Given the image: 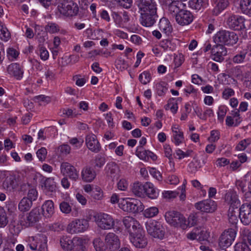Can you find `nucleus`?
<instances>
[{
  "label": "nucleus",
  "instance_id": "52",
  "mask_svg": "<svg viewBox=\"0 0 251 251\" xmlns=\"http://www.w3.org/2000/svg\"><path fill=\"white\" fill-rule=\"evenodd\" d=\"M46 31L50 33H55L60 30L59 26L54 23H49L45 26Z\"/></svg>",
  "mask_w": 251,
  "mask_h": 251
},
{
  "label": "nucleus",
  "instance_id": "34",
  "mask_svg": "<svg viewBox=\"0 0 251 251\" xmlns=\"http://www.w3.org/2000/svg\"><path fill=\"white\" fill-rule=\"evenodd\" d=\"M60 243L63 250L67 251L73 250L74 238L72 239L69 237L64 236L60 239Z\"/></svg>",
  "mask_w": 251,
  "mask_h": 251
},
{
  "label": "nucleus",
  "instance_id": "43",
  "mask_svg": "<svg viewBox=\"0 0 251 251\" xmlns=\"http://www.w3.org/2000/svg\"><path fill=\"white\" fill-rule=\"evenodd\" d=\"M37 54L40 56V59L43 61H46L49 57V53L46 47L42 45L38 46L37 50Z\"/></svg>",
  "mask_w": 251,
  "mask_h": 251
},
{
  "label": "nucleus",
  "instance_id": "32",
  "mask_svg": "<svg viewBox=\"0 0 251 251\" xmlns=\"http://www.w3.org/2000/svg\"><path fill=\"white\" fill-rule=\"evenodd\" d=\"M159 28L162 32L166 35L170 34L173 29L169 21L166 18H162L160 20Z\"/></svg>",
  "mask_w": 251,
  "mask_h": 251
},
{
  "label": "nucleus",
  "instance_id": "54",
  "mask_svg": "<svg viewBox=\"0 0 251 251\" xmlns=\"http://www.w3.org/2000/svg\"><path fill=\"white\" fill-rule=\"evenodd\" d=\"M91 197L96 200H101L103 198V193L102 189L99 187L94 188Z\"/></svg>",
  "mask_w": 251,
  "mask_h": 251
},
{
  "label": "nucleus",
  "instance_id": "28",
  "mask_svg": "<svg viewBox=\"0 0 251 251\" xmlns=\"http://www.w3.org/2000/svg\"><path fill=\"white\" fill-rule=\"evenodd\" d=\"M43 215L46 218H50L54 213V203L51 200H48L44 202L42 206Z\"/></svg>",
  "mask_w": 251,
  "mask_h": 251
},
{
  "label": "nucleus",
  "instance_id": "35",
  "mask_svg": "<svg viewBox=\"0 0 251 251\" xmlns=\"http://www.w3.org/2000/svg\"><path fill=\"white\" fill-rule=\"evenodd\" d=\"M145 184L144 185L141 182H137L133 184L131 191L135 196L142 197L145 194Z\"/></svg>",
  "mask_w": 251,
  "mask_h": 251
},
{
  "label": "nucleus",
  "instance_id": "64",
  "mask_svg": "<svg viewBox=\"0 0 251 251\" xmlns=\"http://www.w3.org/2000/svg\"><path fill=\"white\" fill-rule=\"evenodd\" d=\"M19 52L14 48H9L7 50V55L9 59L13 60L19 55Z\"/></svg>",
  "mask_w": 251,
  "mask_h": 251
},
{
  "label": "nucleus",
  "instance_id": "38",
  "mask_svg": "<svg viewBox=\"0 0 251 251\" xmlns=\"http://www.w3.org/2000/svg\"><path fill=\"white\" fill-rule=\"evenodd\" d=\"M32 205V201L26 197H24L18 204V208L20 211L24 212L28 211Z\"/></svg>",
  "mask_w": 251,
  "mask_h": 251
},
{
  "label": "nucleus",
  "instance_id": "18",
  "mask_svg": "<svg viewBox=\"0 0 251 251\" xmlns=\"http://www.w3.org/2000/svg\"><path fill=\"white\" fill-rule=\"evenodd\" d=\"M7 73L17 80H21L24 75V70L22 66L17 63L9 65L6 69Z\"/></svg>",
  "mask_w": 251,
  "mask_h": 251
},
{
  "label": "nucleus",
  "instance_id": "27",
  "mask_svg": "<svg viewBox=\"0 0 251 251\" xmlns=\"http://www.w3.org/2000/svg\"><path fill=\"white\" fill-rule=\"evenodd\" d=\"M185 4L179 0H175L166 7L168 11L172 17H176V15L184 8Z\"/></svg>",
  "mask_w": 251,
  "mask_h": 251
},
{
  "label": "nucleus",
  "instance_id": "19",
  "mask_svg": "<svg viewBox=\"0 0 251 251\" xmlns=\"http://www.w3.org/2000/svg\"><path fill=\"white\" fill-rule=\"evenodd\" d=\"M212 59L217 62H222L227 54L226 48L222 45L217 44L212 48Z\"/></svg>",
  "mask_w": 251,
  "mask_h": 251
},
{
  "label": "nucleus",
  "instance_id": "37",
  "mask_svg": "<svg viewBox=\"0 0 251 251\" xmlns=\"http://www.w3.org/2000/svg\"><path fill=\"white\" fill-rule=\"evenodd\" d=\"M238 208L236 210L235 207H229L227 214L228 221L233 226H235L238 221Z\"/></svg>",
  "mask_w": 251,
  "mask_h": 251
},
{
  "label": "nucleus",
  "instance_id": "41",
  "mask_svg": "<svg viewBox=\"0 0 251 251\" xmlns=\"http://www.w3.org/2000/svg\"><path fill=\"white\" fill-rule=\"evenodd\" d=\"M9 222L7 213L3 207L0 206V227H5Z\"/></svg>",
  "mask_w": 251,
  "mask_h": 251
},
{
  "label": "nucleus",
  "instance_id": "29",
  "mask_svg": "<svg viewBox=\"0 0 251 251\" xmlns=\"http://www.w3.org/2000/svg\"><path fill=\"white\" fill-rule=\"evenodd\" d=\"M172 130L173 133V142L176 145L178 146L182 143L184 138L183 133L179 128L178 125H174L172 127Z\"/></svg>",
  "mask_w": 251,
  "mask_h": 251
},
{
  "label": "nucleus",
  "instance_id": "22",
  "mask_svg": "<svg viewBox=\"0 0 251 251\" xmlns=\"http://www.w3.org/2000/svg\"><path fill=\"white\" fill-rule=\"evenodd\" d=\"M105 169L106 176L112 180L117 179L120 177V169L115 162L108 163Z\"/></svg>",
  "mask_w": 251,
  "mask_h": 251
},
{
  "label": "nucleus",
  "instance_id": "25",
  "mask_svg": "<svg viewBox=\"0 0 251 251\" xmlns=\"http://www.w3.org/2000/svg\"><path fill=\"white\" fill-rule=\"evenodd\" d=\"M139 12L157 9L156 4L153 0H137Z\"/></svg>",
  "mask_w": 251,
  "mask_h": 251
},
{
  "label": "nucleus",
  "instance_id": "14",
  "mask_svg": "<svg viewBox=\"0 0 251 251\" xmlns=\"http://www.w3.org/2000/svg\"><path fill=\"white\" fill-rule=\"evenodd\" d=\"M193 15L187 10L182 9L175 17L176 22L179 25L184 26L189 25L193 21Z\"/></svg>",
  "mask_w": 251,
  "mask_h": 251
},
{
  "label": "nucleus",
  "instance_id": "46",
  "mask_svg": "<svg viewBox=\"0 0 251 251\" xmlns=\"http://www.w3.org/2000/svg\"><path fill=\"white\" fill-rule=\"evenodd\" d=\"M167 84L164 81H161L155 85L156 92L157 94L162 96L164 95L167 91Z\"/></svg>",
  "mask_w": 251,
  "mask_h": 251
},
{
  "label": "nucleus",
  "instance_id": "44",
  "mask_svg": "<svg viewBox=\"0 0 251 251\" xmlns=\"http://www.w3.org/2000/svg\"><path fill=\"white\" fill-rule=\"evenodd\" d=\"M10 37V34L7 28L3 25L2 23L0 22V38L7 41Z\"/></svg>",
  "mask_w": 251,
  "mask_h": 251
},
{
  "label": "nucleus",
  "instance_id": "20",
  "mask_svg": "<svg viewBox=\"0 0 251 251\" xmlns=\"http://www.w3.org/2000/svg\"><path fill=\"white\" fill-rule=\"evenodd\" d=\"M41 218L40 209L39 208H35L28 214L25 223L23 224L21 223V224L24 226L28 227L38 222Z\"/></svg>",
  "mask_w": 251,
  "mask_h": 251
},
{
  "label": "nucleus",
  "instance_id": "15",
  "mask_svg": "<svg viewBox=\"0 0 251 251\" xmlns=\"http://www.w3.org/2000/svg\"><path fill=\"white\" fill-rule=\"evenodd\" d=\"M105 244L109 251H115L120 247V241L114 233H108L105 237Z\"/></svg>",
  "mask_w": 251,
  "mask_h": 251
},
{
  "label": "nucleus",
  "instance_id": "3",
  "mask_svg": "<svg viewBox=\"0 0 251 251\" xmlns=\"http://www.w3.org/2000/svg\"><path fill=\"white\" fill-rule=\"evenodd\" d=\"M238 37L234 32L226 30L218 31L214 37V41L219 45H233L237 43Z\"/></svg>",
  "mask_w": 251,
  "mask_h": 251
},
{
  "label": "nucleus",
  "instance_id": "59",
  "mask_svg": "<svg viewBox=\"0 0 251 251\" xmlns=\"http://www.w3.org/2000/svg\"><path fill=\"white\" fill-rule=\"evenodd\" d=\"M116 67L118 70L123 71L128 68V65L125 60L120 58L116 61Z\"/></svg>",
  "mask_w": 251,
  "mask_h": 251
},
{
  "label": "nucleus",
  "instance_id": "11",
  "mask_svg": "<svg viewBox=\"0 0 251 251\" xmlns=\"http://www.w3.org/2000/svg\"><path fill=\"white\" fill-rule=\"evenodd\" d=\"M130 236V241L136 248H143L147 246V239L143 228L139 229L136 232H132Z\"/></svg>",
  "mask_w": 251,
  "mask_h": 251
},
{
  "label": "nucleus",
  "instance_id": "60",
  "mask_svg": "<svg viewBox=\"0 0 251 251\" xmlns=\"http://www.w3.org/2000/svg\"><path fill=\"white\" fill-rule=\"evenodd\" d=\"M235 251H251L250 248L245 242L237 243L234 246Z\"/></svg>",
  "mask_w": 251,
  "mask_h": 251
},
{
  "label": "nucleus",
  "instance_id": "2",
  "mask_svg": "<svg viewBox=\"0 0 251 251\" xmlns=\"http://www.w3.org/2000/svg\"><path fill=\"white\" fill-rule=\"evenodd\" d=\"M119 204L120 208L126 212L136 213L144 210V205L142 202L136 199L124 198L121 200Z\"/></svg>",
  "mask_w": 251,
  "mask_h": 251
},
{
  "label": "nucleus",
  "instance_id": "17",
  "mask_svg": "<svg viewBox=\"0 0 251 251\" xmlns=\"http://www.w3.org/2000/svg\"><path fill=\"white\" fill-rule=\"evenodd\" d=\"M195 207L201 212L210 213L214 212L216 209L217 205L214 201L206 200L196 203Z\"/></svg>",
  "mask_w": 251,
  "mask_h": 251
},
{
  "label": "nucleus",
  "instance_id": "63",
  "mask_svg": "<svg viewBox=\"0 0 251 251\" xmlns=\"http://www.w3.org/2000/svg\"><path fill=\"white\" fill-rule=\"evenodd\" d=\"M47 151L44 147H42L39 149L36 152V155L40 161H44L47 157Z\"/></svg>",
  "mask_w": 251,
  "mask_h": 251
},
{
  "label": "nucleus",
  "instance_id": "9",
  "mask_svg": "<svg viewBox=\"0 0 251 251\" xmlns=\"http://www.w3.org/2000/svg\"><path fill=\"white\" fill-rule=\"evenodd\" d=\"M235 236L234 229L230 228L225 230L219 238V245L220 248L225 249L229 247L234 240Z\"/></svg>",
  "mask_w": 251,
  "mask_h": 251
},
{
  "label": "nucleus",
  "instance_id": "40",
  "mask_svg": "<svg viewBox=\"0 0 251 251\" xmlns=\"http://www.w3.org/2000/svg\"><path fill=\"white\" fill-rule=\"evenodd\" d=\"M240 7L243 13L251 16V0H242Z\"/></svg>",
  "mask_w": 251,
  "mask_h": 251
},
{
  "label": "nucleus",
  "instance_id": "45",
  "mask_svg": "<svg viewBox=\"0 0 251 251\" xmlns=\"http://www.w3.org/2000/svg\"><path fill=\"white\" fill-rule=\"evenodd\" d=\"M94 248L96 251H108L106 245H104L100 238L95 239L93 241Z\"/></svg>",
  "mask_w": 251,
  "mask_h": 251
},
{
  "label": "nucleus",
  "instance_id": "5",
  "mask_svg": "<svg viewBox=\"0 0 251 251\" xmlns=\"http://www.w3.org/2000/svg\"><path fill=\"white\" fill-rule=\"evenodd\" d=\"M165 220L171 226L180 227L185 228L186 227V218L179 212L176 211H169L165 213Z\"/></svg>",
  "mask_w": 251,
  "mask_h": 251
},
{
  "label": "nucleus",
  "instance_id": "55",
  "mask_svg": "<svg viewBox=\"0 0 251 251\" xmlns=\"http://www.w3.org/2000/svg\"><path fill=\"white\" fill-rule=\"evenodd\" d=\"M60 211L64 214H69L72 211V206L69 202L65 201H62L59 204Z\"/></svg>",
  "mask_w": 251,
  "mask_h": 251
},
{
  "label": "nucleus",
  "instance_id": "26",
  "mask_svg": "<svg viewBox=\"0 0 251 251\" xmlns=\"http://www.w3.org/2000/svg\"><path fill=\"white\" fill-rule=\"evenodd\" d=\"M96 172L90 166H86L84 167L81 173L82 179L85 182H92L96 176Z\"/></svg>",
  "mask_w": 251,
  "mask_h": 251
},
{
  "label": "nucleus",
  "instance_id": "13",
  "mask_svg": "<svg viewBox=\"0 0 251 251\" xmlns=\"http://www.w3.org/2000/svg\"><path fill=\"white\" fill-rule=\"evenodd\" d=\"M239 216L241 222L245 225H248L251 222V201L242 205Z\"/></svg>",
  "mask_w": 251,
  "mask_h": 251
},
{
  "label": "nucleus",
  "instance_id": "7",
  "mask_svg": "<svg viewBox=\"0 0 251 251\" xmlns=\"http://www.w3.org/2000/svg\"><path fill=\"white\" fill-rule=\"evenodd\" d=\"M147 231L153 238L163 239L165 235V229L162 224L156 221L151 220L146 224Z\"/></svg>",
  "mask_w": 251,
  "mask_h": 251
},
{
  "label": "nucleus",
  "instance_id": "42",
  "mask_svg": "<svg viewBox=\"0 0 251 251\" xmlns=\"http://www.w3.org/2000/svg\"><path fill=\"white\" fill-rule=\"evenodd\" d=\"M42 187L47 190L53 192L55 190V185L53 180L50 178H46L42 184Z\"/></svg>",
  "mask_w": 251,
  "mask_h": 251
},
{
  "label": "nucleus",
  "instance_id": "57",
  "mask_svg": "<svg viewBox=\"0 0 251 251\" xmlns=\"http://www.w3.org/2000/svg\"><path fill=\"white\" fill-rule=\"evenodd\" d=\"M140 81L145 85L150 82L151 79V74L148 72H144L141 73L139 76Z\"/></svg>",
  "mask_w": 251,
  "mask_h": 251
},
{
  "label": "nucleus",
  "instance_id": "10",
  "mask_svg": "<svg viewBox=\"0 0 251 251\" xmlns=\"http://www.w3.org/2000/svg\"><path fill=\"white\" fill-rule=\"evenodd\" d=\"M157 9L140 13V22L144 26L151 27L156 22L157 18Z\"/></svg>",
  "mask_w": 251,
  "mask_h": 251
},
{
  "label": "nucleus",
  "instance_id": "62",
  "mask_svg": "<svg viewBox=\"0 0 251 251\" xmlns=\"http://www.w3.org/2000/svg\"><path fill=\"white\" fill-rule=\"evenodd\" d=\"M185 60L184 56L182 53H178L175 55L174 62L175 68L179 67Z\"/></svg>",
  "mask_w": 251,
  "mask_h": 251
},
{
  "label": "nucleus",
  "instance_id": "39",
  "mask_svg": "<svg viewBox=\"0 0 251 251\" xmlns=\"http://www.w3.org/2000/svg\"><path fill=\"white\" fill-rule=\"evenodd\" d=\"M189 5L192 9L199 11L204 8L205 3L203 0H189Z\"/></svg>",
  "mask_w": 251,
  "mask_h": 251
},
{
  "label": "nucleus",
  "instance_id": "33",
  "mask_svg": "<svg viewBox=\"0 0 251 251\" xmlns=\"http://www.w3.org/2000/svg\"><path fill=\"white\" fill-rule=\"evenodd\" d=\"M2 186L8 191L14 190L17 186L16 179L13 176L7 177L2 183Z\"/></svg>",
  "mask_w": 251,
  "mask_h": 251
},
{
  "label": "nucleus",
  "instance_id": "12",
  "mask_svg": "<svg viewBox=\"0 0 251 251\" xmlns=\"http://www.w3.org/2000/svg\"><path fill=\"white\" fill-rule=\"evenodd\" d=\"M60 170L63 176L69 177L71 179L75 181L78 178L79 175L75 168L68 162L61 163Z\"/></svg>",
  "mask_w": 251,
  "mask_h": 251
},
{
  "label": "nucleus",
  "instance_id": "53",
  "mask_svg": "<svg viewBox=\"0 0 251 251\" xmlns=\"http://www.w3.org/2000/svg\"><path fill=\"white\" fill-rule=\"evenodd\" d=\"M251 144V139H245L240 141L236 147V150L239 151L245 150Z\"/></svg>",
  "mask_w": 251,
  "mask_h": 251
},
{
  "label": "nucleus",
  "instance_id": "50",
  "mask_svg": "<svg viewBox=\"0 0 251 251\" xmlns=\"http://www.w3.org/2000/svg\"><path fill=\"white\" fill-rule=\"evenodd\" d=\"M105 163V158L100 155H97L93 160V164L95 169L101 168L104 165Z\"/></svg>",
  "mask_w": 251,
  "mask_h": 251
},
{
  "label": "nucleus",
  "instance_id": "24",
  "mask_svg": "<svg viewBox=\"0 0 251 251\" xmlns=\"http://www.w3.org/2000/svg\"><path fill=\"white\" fill-rule=\"evenodd\" d=\"M123 223L127 229H128L130 234L136 232L139 229H142L139 222L132 217L127 216L124 218Z\"/></svg>",
  "mask_w": 251,
  "mask_h": 251
},
{
  "label": "nucleus",
  "instance_id": "31",
  "mask_svg": "<svg viewBox=\"0 0 251 251\" xmlns=\"http://www.w3.org/2000/svg\"><path fill=\"white\" fill-rule=\"evenodd\" d=\"M145 193L150 199H155L158 196L159 191L152 183L147 182L145 183Z\"/></svg>",
  "mask_w": 251,
  "mask_h": 251
},
{
  "label": "nucleus",
  "instance_id": "49",
  "mask_svg": "<svg viewBox=\"0 0 251 251\" xmlns=\"http://www.w3.org/2000/svg\"><path fill=\"white\" fill-rule=\"evenodd\" d=\"M164 152L165 156L167 157L169 160V163L170 165H172L173 166L175 165V163L173 161V158L172 156V150L169 145L165 144L163 146Z\"/></svg>",
  "mask_w": 251,
  "mask_h": 251
},
{
  "label": "nucleus",
  "instance_id": "51",
  "mask_svg": "<svg viewBox=\"0 0 251 251\" xmlns=\"http://www.w3.org/2000/svg\"><path fill=\"white\" fill-rule=\"evenodd\" d=\"M159 210L156 207H151L144 210L143 214L146 218H151L158 213Z\"/></svg>",
  "mask_w": 251,
  "mask_h": 251
},
{
  "label": "nucleus",
  "instance_id": "58",
  "mask_svg": "<svg viewBox=\"0 0 251 251\" xmlns=\"http://www.w3.org/2000/svg\"><path fill=\"white\" fill-rule=\"evenodd\" d=\"M166 106L168 107L174 114L176 113L178 109L177 104L176 101H175V99L174 98L169 99Z\"/></svg>",
  "mask_w": 251,
  "mask_h": 251
},
{
  "label": "nucleus",
  "instance_id": "16",
  "mask_svg": "<svg viewBox=\"0 0 251 251\" xmlns=\"http://www.w3.org/2000/svg\"><path fill=\"white\" fill-rule=\"evenodd\" d=\"M244 21L241 16L231 15L227 19L226 23L230 28L240 30L245 28Z\"/></svg>",
  "mask_w": 251,
  "mask_h": 251
},
{
  "label": "nucleus",
  "instance_id": "8",
  "mask_svg": "<svg viewBox=\"0 0 251 251\" xmlns=\"http://www.w3.org/2000/svg\"><path fill=\"white\" fill-rule=\"evenodd\" d=\"M89 222L85 219H76L70 223L67 231L70 234H78L85 231L89 227Z\"/></svg>",
  "mask_w": 251,
  "mask_h": 251
},
{
  "label": "nucleus",
  "instance_id": "6",
  "mask_svg": "<svg viewBox=\"0 0 251 251\" xmlns=\"http://www.w3.org/2000/svg\"><path fill=\"white\" fill-rule=\"evenodd\" d=\"M94 221L100 228L109 230L114 228L115 221L112 217L106 213H99L94 216Z\"/></svg>",
  "mask_w": 251,
  "mask_h": 251
},
{
  "label": "nucleus",
  "instance_id": "36",
  "mask_svg": "<svg viewBox=\"0 0 251 251\" xmlns=\"http://www.w3.org/2000/svg\"><path fill=\"white\" fill-rule=\"evenodd\" d=\"M215 6L213 10V14L218 15L228 5L227 0H219L215 2Z\"/></svg>",
  "mask_w": 251,
  "mask_h": 251
},
{
  "label": "nucleus",
  "instance_id": "1",
  "mask_svg": "<svg viewBox=\"0 0 251 251\" xmlns=\"http://www.w3.org/2000/svg\"><path fill=\"white\" fill-rule=\"evenodd\" d=\"M58 4L59 13L66 17H72L77 15L78 12L77 4L71 0H55Z\"/></svg>",
  "mask_w": 251,
  "mask_h": 251
},
{
  "label": "nucleus",
  "instance_id": "48",
  "mask_svg": "<svg viewBox=\"0 0 251 251\" xmlns=\"http://www.w3.org/2000/svg\"><path fill=\"white\" fill-rule=\"evenodd\" d=\"M148 150H144L141 146H138L136 151V155L143 160H148Z\"/></svg>",
  "mask_w": 251,
  "mask_h": 251
},
{
  "label": "nucleus",
  "instance_id": "21",
  "mask_svg": "<svg viewBox=\"0 0 251 251\" xmlns=\"http://www.w3.org/2000/svg\"><path fill=\"white\" fill-rule=\"evenodd\" d=\"M86 145L92 151L99 152L100 150V145L95 135L90 134L86 136L85 138Z\"/></svg>",
  "mask_w": 251,
  "mask_h": 251
},
{
  "label": "nucleus",
  "instance_id": "30",
  "mask_svg": "<svg viewBox=\"0 0 251 251\" xmlns=\"http://www.w3.org/2000/svg\"><path fill=\"white\" fill-rule=\"evenodd\" d=\"M87 239L80 237L74 238L73 250L75 251H84L86 250V245L87 244Z\"/></svg>",
  "mask_w": 251,
  "mask_h": 251
},
{
  "label": "nucleus",
  "instance_id": "47",
  "mask_svg": "<svg viewBox=\"0 0 251 251\" xmlns=\"http://www.w3.org/2000/svg\"><path fill=\"white\" fill-rule=\"evenodd\" d=\"M160 47L165 50H173L176 49V45L171 40H163L160 43Z\"/></svg>",
  "mask_w": 251,
  "mask_h": 251
},
{
  "label": "nucleus",
  "instance_id": "61",
  "mask_svg": "<svg viewBox=\"0 0 251 251\" xmlns=\"http://www.w3.org/2000/svg\"><path fill=\"white\" fill-rule=\"evenodd\" d=\"M235 95L234 90L231 88H225L222 92V98L225 100H228L230 97Z\"/></svg>",
  "mask_w": 251,
  "mask_h": 251
},
{
  "label": "nucleus",
  "instance_id": "23",
  "mask_svg": "<svg viewBox=\"0 0 251 251\" xmlns=\"http://www.w3.org/2000/svg\"><path fill=\"white\" fill-rule=\"evenodd\" d=\"M225 201L230 205V207H235L236 209L240 204L236 192L232 190H230L226 193L225 196Z\"/></svg>",
  "mask_w": 251,
  "mask_h": 251
},
{
  "label": "nucleus",
  "instance_id": "56",
  "mask_svg": "<svg viewBox=\"0 0 251 251\" xmlns=\"http://www.w3.org/2000/svg\"><path fill=\"white\" fill-rule=\"evenodd\" d=\"M192 152L193 151L191 150H187L186 151L184 152L180 149H177L175 153L176 155V157H177L179 160H181L182 158L191 156Z\"/></svg>",
  "mask_w": 251,
  "mask_h": 251
},
{
  "label": "nucleus",
  "instance_id": "4",
  "mask_svg": "<svg viewBox=\"0 0 251 251\" xmlns=\"http://www.w3.org/2000/svg\"><path fill=\"white\" fill-rule=\"evenodd\" d=\"M47 237L43 234H38L28 238L27 248L31 251H48Z\"/></svg>",
  "mask_w": 251,
  "mask_h": 251
}]
</instances>
